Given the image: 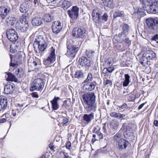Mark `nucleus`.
<instances>
[{"label":"nucleus","instance_id":"nucleus-1","mask_svg":"<svg viewBox=\"0 0 158 158\" xmlns=\"http://www.w3.org/2000/svg\"><path fill=\"white\" fill-rule=\"evenodd\" d=\"M84 102V107L88 112L92 111L95 112L97 108L95 102L96 96L94 93H87L82 95Z\"/></svg>","mask_w":158,"mask_h":158},{"label":"nucleus","instance_id":"nucleus-2","mask_svg":"<svg viewBox=\"0 0 158 158\" xmlns=\"http://www.w3.org/2000/svg\"><path fill=\"white\" fill-rule=\"evenodd\" d=\"M156 56V54L153 51L147 50L143 54L142 56L139 59V62L143 66L147 67L150 65V60Z\"/></svg>","mask_w":158,"mask_h":158},{"label":"nucleus","instance_id":"nucleus-3","mask_svg":"<svg viewBox=\"0 0 158 158\" xmlns=\"http://www.w3.org/2000/svg\"><path fill=\"white\" fill-rule=\"evenodd\" d=\"M16 29L19 32H24L29 28V24L26 19L24 17L17 20L15 24Z\"/></svg>","mask_w":158,"mask_h":158},{"label":"nucleus","instance_id":"nucleus-4","mask_svg":"<svg viewBox=\"0 0 158 158\" xmlns=\"http://www.w3.org/2000/svg\"><path fill=\"white\" fill-rule=\"evenodd\" d=\"M144 4L149 13L155 14L158 13V0H147Z\"/></svg>","mask_w":158,"mask_h":158},{"label":"nucleus","instance_id":"nucleus-5","mask_svg":"<svg viewBox=\"0 0 158 158\" xmlns=\"http://www.w3.org/2000/svg\"><path fill=\"white\" fill-rule=\"evenodd\" d=\"M44 82L40 78L35 79L32 82L30 88L31 91H41L44 88Z\"/></svg>","mask_w":158,"mask_h":158},{"label":"nucleus","instance_id":"nucleus-6","mask_svg":"<svg viewBox=\"0 0 158 158\" xmlns=\"http://www.w3.org/2000/svg\"><path fill=\"white\" fill-rule=\"evenodd\" d=\"M146 22L148 27L151 31H158V18H149L146 19Z\"/></svg>","mask_w":158,"mask_h":158},{"label":"nucleus","instance_id":"nucleus-7","mask_svg":"<svg viewBox=\"0 0 158 158\" xmlns=\"http://www.w3.org/2000/svg\"><path fill=\"white\" fill-rule=\"evenodd\" d=\"M56 60V54L55 49L52 47L50 49V53L46 59L44 60V64L45 65L48 66L53 63Z\"/></svg>","mask_w":158,"mask_h":158},{"label":"nucleus","instance_id":"nucleus-8","mask_svg":"<svg viewBox=\"0 0 158 158\" xmlns=\"http://www.w3.org/2000/svg\"><path fill=\"white\" fill-rule=\"evenodd\" d=\"M6 35L8 39L12 42L16 41L18 38L16 32L13 29L7 30Z\"/></svg>","mask_w":158,"mask_h":158},{"label":"nucleus","instance_id":"nucleus-9","mask_svg":"<svg viewBox=\"0 0 158 158\" xmlns=\"http://www.w3.org/2000/svg\"><path fill=\"white\" fill-rule=\"evenodd\" d=\"M85 30L83 29L75 28L73 30V35L77 38H83L85 36Z\"/></svg>","mask_w":158,"mask_h":158},{"label":"nucleus","instance_id":"nucleus-10","mask_svg":"<svg viewBox=\"0 0 158 158\" xmlns=\"http://www.w3.org/2000/svg\"><path fill=\"white\" fill-rule=\"evenodd\" d=\"M67 48L68 50L66 54L70 57H74L76 53L79 50V48L78 47L71 45H68Z\"/></svg>","mask_w":158,"mask_h":158},{"label":"nucleus","instance_id":"nucleus-11","mask_svg":"<svg viewBox=\"0 0 158 158\" xmlns=\"http://www.w3.org/2000/svg\"><path fill=\"white\" fill-rule=\"evenodd\" d=\"M79 8L76 6L73 7L71 10L68 11L69 16L72 19H76L79 15Z\"/></svg>","mask_w":158,"mask_h":158},{"label":"nucleus","instance_id":"nucleus-12","mask_svg":"<svg viewBox=\"0 0 158 158\" xmlns=\"http://www.w3.org/2000/svg\"><path fill=\"white\" fill-rule=\"evenodd\" d=\"M62 26L61 23L59 21H54L52 25V30L53 33L55 34H58L61 30Z\"/></svg>","mask_w":158,"mask_h":158},{"label":"nucleus","instance_id":"nucleus-13","mask_svg":"<svg viewBox=\"0 0 158 158\" xmlns=\"http://www.w3.org/2000/svg\"><path fill=\"white\" fill-rule=\"evenodd\" d=\"M79 64L81 66H85V67H89L91 66L90 61L89 60L84 56L81 57L78 60Z\"/></svg>","mask_w":158,"mask_h":158},{"label":"nucleus","instance_id":"nucleus-14","mask_svg":"<svg viewBox=\"0 0 158 158\" xmlns=\"http://www.w3.org/2000/svg\"><path fill=\"white\" fill-rule=\"evenodd\" d=\"M119 149L121 150H125L130 144L129 143L123 139H120L118 142Z\"/></svg>","mask_w":158,"mask_h":158},{"label":"nucleus","instance_id":"nucleus-15","mask_svg":"<svg viewBox=\"0 0 158 158\" xmlns=\"http://www.w3.org/2000/svg\"><path fill=\"white\" fill-rule=\"evenodd\" d=\"M96 85L95 81L86 82L83 85V87L86 91H91L94 89Z\"/></svg>","mask_w":158,"mask_h":158},{"label":"nucleus","instance_id":"nucleus-16","mask_svg":"<svg viewBox=\"0 0 158 158\" xmlns=\"http://www.w3.org/2000/svg\"><path fill=\"white\" fill-rule=\"evenodd\" d=\"M47 41V39L43 35H39L37 36L35 39L33 44L34 48L37 47V45L40 44L44 43V42Z\"/></svg>","mask_w":158,"mask_h":158},{"label":"nucleus","instance_id":"nucleus-17","mask_svg":"<svg viewBox=\"0 0 158 158\" xmlns=\"http://www.w3.org/2000/svg\"><path fill=\"white\" fill-rule=\"evenodd\" d=\"M101 11L98 9L96 8L94 10L92 14L93 20L96 23H98L100 19Z\"/></svg>","mask_w":158,"mask_h":158},{"label":"nucleus","instance_id":"nucleus-18","mask_svg":"<svg viewBox=\"0 0 158 158\" xmlns=\"http://www.w3.org/2000/svg\"><path fill=\"white\" fill-rule=\"evenodd\" d=\"M14 89L15 85L13 83L8 84L4 86V92L5 94H9L12 93Z\"/></svg>","mask_w":158,"mask_h":158},{"label":"nucleus","instance_id":"nucleus-19","mask_svg":"<svg viewBox=\"0 0 158 158\" xmlns=\"http://www.w3.org/2000/svg\"><path fill=\"white\" fill-rule=\"evenodd\" d=\"M129 29V26L126 24H124L122 26V32L121 34H118L119 37L121 38V37H125L128 34Z\"/></svg>","mask_w":158,"mask_h":158},{"label":"nucleus","instance_id":"nucleus-20","mask_svg":"<svg viewBox=\"0 0 158 158\" xmlns=\"http://www.w3.org/2000/svg\"><path fill=\"white\" fill-rule=\"evenodd\" d=\"M6 98L4 96L0 97V111L6 108L7 106Z\"/></svg>","mask_w":158,"mask_h":158},{"label":"nucleus","instance_id":"nucleus-21","mask_svg":"<svg viewBox=\"0 0 158 158\" xmlns=\"http://www.w3.org/2000/svg\"><path fill=\"white\" fill-rule=\"evenodd\" d=\"M94 114L93 113H91L89 114H85L83 116V120L87 124L90 123L91 121L94 119Z\"/></svg>","mask_w":158,"mask_h":158},{"label":"nucleus","instance_id":"nucleus-22","mask_svg":"<svg viewBox=\"0 0 158 158\" xmlns=\"http://www.w3.org/2000/svg\"><path fill=\"white\" fill-rule=\"evenodd\" d=\"M31 22L33 26H38L41 24L42 20L40 17L38 16H35L32 18Z\"/></svg>","mask_w":158,"mask_h":158},{"label":"nucleus","instance_id":"nucleus-23","mask_svg":"<svg viewBox=\"0 0 158 158\" xmlns=\"http://www.w3.org/2000/svg\"><path fill=\"white\" fill-rule=\"evenodd\" d=\"M6 75L5 76V77L7 81H14L17 82V79L11 73H6Z\"/></svg>","mask_w":158,"mask_h":158},{"label":"nucleus","instance_id":"nucleus-24","mask_svg":"<svg viewBox=\"0 0 158 158\" xmlns=\"http://www.w3.org/2000/svg\"><path fill=\"white\" fill-rule=\"evenodd\" d=\"M60 99L59 97H55L53 100L51 101L52 107L54 110H57L59 108V105L57 103V101Z\"/></svg>","mask_w":158,"mask_h":158},{"label":"nucleus","instance_id":"nucleus-25","mask_svg":"<svg viewBox=\"0 0 158 158\" xmlns=\"http://www.w3.org/2000/svg\"><path fill=\"white\" fill-rule=\"evenodd\" d=\"M72 5L71 2L68 1L64 0L62 2L61 6L64 10H66Z\"/></svg>","mask_w":158,"mask_h":158},{"label":"nucleus","instance_id":"nucleus-26","mask_svg":"<svg viewBox=\"0 0 158 158\" xmlns=\"http://www.w3.org/2000/svg\"><path fill=\"white\" fill-rule=\"evenodd\" d=\"M118 122L115 120H112L110 123V127L113 130L115 131L118 128Z\"/></svg>","mask_w":158,"mask_h":158},{"label":"nucleus","instance_id":"nucleus-27","mask_svg":"<svg viewBox=\"0 0 158 158\" xmlns=\"http://www.w3.org/2000/svg\"><path fill=\"white\" fill-rule=\"evenodd\" d=\"M16 20V18L13 16H9L6 20L7 23L11 26L14 25Z\"/></svg>","mask_w":158,"mask_h":158},{"label":"nucleus","instance_id":"nucleus-28","mask_svg":"<svg viewBox=\"0 0 158 158\" xmlns=\"http://www.w3.org/2000/svg\"><path fill=\"white\" fill-rule=\"evenodd\" d=\"M126 130L124 134V135L126 137H130L132 135V130L129 126H126Z\"/></svg>","mask_w":158,"mask_h":158},{"label":"nucleus","instance_id":"nucleus-29","mask_svg":"<svg viewBox=\"0 0 158 158\" xmlns=\"http://www.w3.org/2000/svg\"><path fill=\"white\" fill-rule=\"evenodd\" d=\"M47 46V41H46L44 42V43H43L42 44H40L37 45V47H38L40 51L43 52L44 51L46 48Z\"/></svg>","mask_w":158,"mask_h":158},{"label":"nucleus","instance_id":"nucleus-30","mask_svg":"<svg viewBox=\"0 0 158 158\" xmlns=\"http://www.w3.org/2000/svg\"><path fill=\"white\" fill-rule=\"evenodd\" d=\"M103 3L105 6L109 8H112L114 6L113 0H105Z\"/></svg>","mask_w":158,"mask_h":158},{"label":"nucleus","instance_id":"nucleus-31","mask_svg":"<svg viewBox=\"0 0 158 158\" xmlns=\"http://www.w3.org/2000/svg\"><path fill=\"white\" fill-rule=\"evenodd\" d=\"M124 14L123 11L117 10L115 11L113 14V17L115 18L117 17H123Z\"/></svg>","mask_w":158,"mask_h":158},{"label":"nucleus","instance_id":"nucleus-32","mask_svg":"<svg viewBox=\"0 0 158 158\" xmlns=\"http://www.w3.org/2000/svg\"><path fill=\"white\" fill-rule=\"evenodd\" d=\"M125 80L123 82V85L124 87L127 86L129 83L130 76L128 74H125Z\"/></svg>","mask_w":158,"mask_h":158},{"label":"nucleus","instance_id":"nucleus-33","mask_svg":"<svg viewBox=\"0 0 158 158\" xmlns=\"http://www.w3.org/2000/svg\"><path fill=\"white\" fill-rule=\"evenodd\" d=\"M43 19L44 21L49 22L53 19V17L49 14H46L44 15Z\"/></svg>","mask_w":158,"mask_h":158},{"label":"nucleus","instance_id":"nucleus-34","mask_svg":"<svg viewBox=\"0 0 158 158\" xmlns=\"http://www.w3.org/2000/svg\"><path fill=\"white\" fill-rule=\"evenodd\" d=\"M27 5L25 3H22L20 6L19 10L22 13H26L28 10L27 7Z\"/></svg>","mask_w":158,"mask_h":158},{"label":"nucleus","instance_id":"nucleus-35","mask_svg":"<svg viewBox=\"0 0 158 158\" xmlns=\"http://www.w3.org/2000/svg\"><path fill=\"white\" fill-rule=\"evenodd\" d=\"M83 75L84 74L82 71L81 70H79L76 72L74 76L75 78L78 79H80L83 78Z\"/></svg>","mask_w":158,"mask_h":158},{"label":"nucleus","instance_id":"nucleus-36","mask_svg":"<svg viewBox=\"0 0 158 158\" xmlns=\"http://www.w3.org/2000/svg\"><path fill=\"white\" fill-rule=\"evenodd\" d=\"M15 73L18 77H21L23 76L24 74V72L22 69L19 68L15 70Z\"/></svg>","mask_w":158,"mask_h":158},{"label":"nucleus","instance_id":"nucleus-37","mask_svg":"<svg viewBox=\"0 0 158 158\" xmlns=\"http://www.w3.org/2000/svg\"><path fill=\"white\" fill-rule=\"evenodd\" d=\"M93 79L92 75L91 73L88 74L87 78L84 81L83 83L90 82Z\"/></svg>","mask_w":158,"mask_h":158},{"label":"nucleus","instance_id":"nucleus-38","mask_svg":"<svg viewBox=\"0 0 158 158\" xmlns=\"http://www.w3.org/2000/svg\"><path fill=\"white\" fill-rule=\"evenodd\" d=\"M94 52L92 51H88L86 50V54L87 56L89 58H91L93 57L94 56Z\"/></svg>","mask_w":158,"mask_h":158},{"label":"nucleus","instance_id":"nucleus-39","mask_svg":"<svg viewBox=\"0 0 158 158\" xmlns=\"http://www.w3.org/2000/svg\"><path fill=\"white\" fill-rule=\"evenodd\" d=\"M121 137V134L119 133H117L114 136V139L118 142L119 140H120V139H122Z\"/></svg>","mask_w":158,"mask_h":158},{"label":"nucleus","instance_id":"nucleus-40","mask_svg":"<svg viewBox=\"0 0 158 158\" xmlns=\"http://www.w3.org/2000/svg\"><path fill=\"white\" fill-rule=\"evenodd\" d=\"M31 65L34 66H36L37 65V64L36 62L35 61H33V62L31 63H29L28 64V68L29 70H30L31 71L33 70L34 68H31L30 66V65Z\"/></svg>","mask_w":158,"mask_h":158},{"label":"nucleus","instance_id":"nucleus-41","mask_svg":"<svg viewBox=\"0 0 158 158\" xmlns=\"http://www.w3.org/2000/svg\"><path fill=\"white\" fill-rule=\"evenodd\" d=\"M113 59L111 58H109L106 61L105 63L107 64L108 66L110 65L113 62Z\"/></svg>","mask_w":158,"mask_h":158},{"label":"nucleus","instance_id":"nucleus-42","mask_svg":"<svg viewBox=\"0 0 158 158\" xmlns=\"http://www.w3.org/2000/svg\"><path fill=\"white\" fill-rule=\"evenodd\" d=\"M125 115L124 114L118 113V118H117L122 120L123 119H125Z\"/></svg>","mask_w":158,"mask_h":158},{"label":"nucleus","instance_id":"nucleus-43","mask_svg":"<svg viewBox=\"0 0 158 158\" xmlns=\"http://www.w3.org/2000/svg\"><path fill=\"white\" fill-rule=\"evenodd\" d=\"M108 15L106 13H105L101 17V19L105 21H106L108 19Z\"/></svg>","mask_w":158,"mask_h":158},{"label":"nucleus","instance_id":"nucleus-44","mask_svg":"<svg viewBox=\"0 0 158 158\" xmlns=\"http://www.w3.org/2000/svg\"><path fill=\"white\" fill-rule=\"evenodd\" d=\"M68 122H69V119L68 118H67L65 117H63V119H62V123L63 126L64 125L67 123Z\"/></svg>","mask_w":158,"mask_h":158},{"label":"nucleus","instance_id":"nucleus-45","mask_svg":"<svg viewBox=\"0 0 158 158\" xmlns=\"http://www.w3.org/2000/svg\"><path fill=\"white\" fill-rule=\"evenodd\" d=\"M127 105L126 103H124L121 106H118V107L119 110H122L124 108H127Z\"/></svg>","mask_w":158,"mask_h":158},{"label":"nucleus","instance_id":"nucleus-46","mask_svg":"<svg viewBox=\"0 0 158 158\" xmlns=\"http://www.w3.org/2000/svg\"><path fill=\"white\" fill-rule=\"evenodd\" d=\"M151 40L152 41H155L158 43V35H155L151 38Z\"/></svg>","mask_w":158,"mask_h":158},{"label":"nucleus","instance_id":"nucleus-47","mask_svg":"<svg viewBox=\"0 0 158 158\" xmlns=\"http://www.w3.org/2000/svg\"><path fill=\"white\" fill-rule=\"evenodd\" d=\"M135 99V96L132 94L129 95L128 96V100L129 101H132Z\"/></svg>","mask_w":158,"mask_h":158},{"label":"nucleus","instance_id":"nucleus-48","mask_svg":"<svg viewBox=\"0 0 158 158\" xmlns=\"http://www.w3.org/2000/svg\"><path fill=\"white\" fill-rule=\"evenodd\" d=\"M118 113L114 112H111L110 114V115L111 117L116 118H118Z\"/></svg>","mask_w":158,"mask_h":158},{"label":"nucleus","instance_id":"nucleus-49","mask_svg":"<svg viewBox=\"0 0 158 158\" xmlns=\"http://www.w3.org/2000/svg\"><path fill=\"white\" fill-rule=\"evenodd\" d=\"M123 41L127 44H130L131 43V41H130L128 38H127L123 40Z\"/></svg>","mask_w":158,"mask_h":158},{"label":"nucleus","instance_id":"nucleus-50","mask_svg":"<svg viewBox=\"0 0 158 158\" xmlns=\"http://www.w3.org/2000/svg\"><path fill=\"white\" fill-rule=\"evenodd\" d=\"M9 8L8 7H7L4 8L3 12L5 14V15H7L8 13L9 12Z\"/></svg>","mask_w":158,"mask_h":158},{"label":"nucleus","instance_id":"nucleus-51","mask_svg":"<svg viewBox=\"0 0 158 158\" xmlns=\"http://www.w3.org/2000/svg\"><path fill=\"white\" fill-rule=\"evenodd\" d=\"M107 69L108 72L110 73H111L114 69V67L113 66L109 67L107 68Z\"/></svg>","mask_w":158,"mask_h":158},{"label":"nucleus","instance_id":"nucleus-52","mask_svg":"<svg viewBox=\"0 0 158 158\" xmlns=\"http://www.w3.org/2000/svg\"><path fill=\"white\" fill-rule=\"evenodd\" d=\"M0 15H1V18L2 19H4L6 15H5V14L4 13L3 11H2L1 12H0Z\"/></svg>","mask_w":158,"mask_h":158},{"label":"nucleus","instance_id":"nucleus-53","mask_svg":"<svg viewBox=\"0 0 158 158\" xmlns=\"http://www.w3.org/2000/svg\"><path fill=\"white\" fill-rule=\"evenodd\" d=\"M48 3H51L53 2V4L56 3L58 0H46Z\"/></svg>","mask_w":158,"mask_h":158},{"label":"nucleus","instance_id":"nucleus-54","mask_svg":"<svg viewBox=\"0 0 158 158\" xmlns=\"http://www.w3.org/2000/svg\"><path fill=\"white\" fill-rule=\"evenodd\" d=\"M71 146V143L70 142H68L66 145V147L68 149H69L70 148Z\"/></svg>","mask_w":158,"mask_h":158},{"label":"nucleus","instance_id":"nucleus-55","mask_svg":"<svg viewBox=\"0 0 158 158\" xmlns=\"http://www.w3.org/2000/svg\"><path fill=\"white\" fill-rule=\"evenodd\" d=\"M17 64L16 63H12V62H11L10 64V67H14V68H15V67H17Z\"/></svg>","mask_w":158,"mask_h":158},{"label":"nucleus","instance_id":"nucleus-56","mask_svg":"<svg viewBox=\"0 0 158 158\" xmlns=\"http://www.w3.org/2000/svg\"><path fill=\"white\" fill-rule=\"evenodd\" d=\"M98 139H101L103 138V135L101 133L97 135Z\"/></svg>","mask_w":158,"mask_h":158},{"label":"nucleus","instance_id":"nucleus-57","mask_svg":"<svg viewBox=\"0 0 158 158\" xmlns=\"http://www.w3.org/2000/svg\"><path fill=\"white\" fill-rule=\"evenodd\" d=\"M108 72L107 68H104L102 71V73L103 74H106Z\"/></svg>","mask_w":158,"mask_h":158},{"label":"nucleus","instance_id":"nucleus-58","mask_svg":"<svg viewBox=\"0 0 158 158\" xmlns=\"http://www.w3.org/2000/svg\"><path fill=\"white\" fill-rule=\"evenodd\" d=\"M146 103V102L144 103L140 104L138 107V109L139 110L140 109H141L143 107Z\"/></svg>","mask_w":158,"mask_h":158},{"label":"nucleus","instance_id":"nucleus-59","mask_svg":"<svg viewBox=\"0 0 158 158\" xmlns=\"http://www.w3.org/2000/svg\"><path fill=\"white\" fill-rule=\"evenodd\" d=\"M109 84L110 85H111L112 84L111 82L108 80H106L105 81V85H107V84Z\"/></svg>","mask_w":158,"mask_h":158},{"label":"nucleus","instance_id":"nucleus-60","mask_svg":"<svg viewBox=\"0 0 158 158\" xmlns=\"http://www.w3.org/2000/svg\"><path fill=\"white\" fill-rule=\"evenodd\" d=\"M49 148L51 149V150L54 149V145L52 143H50L49 145Z\"/></svg>","mask_w":158,"mask_h":158},{"label":"nucleus","instance_id":"nucleus-61","mask_svg":"<svg viewBox=\"0 0 158 158\" xmlns=\"http://www.w3.org/2000/svg\"><path fill=\"white\" fill-rule=\"evenodd\" d=\"M12 46H11L10 47V52L12 53H15V50L16 49L15 48V49H14L13 48H12Z\"/></svg>","mask_w":158,"mask_h":158},{"label":"nucleus","instance_id":"nucleus-62","mask_svg":"<svg viewBox=\"0 0 158 158\" xmlns=\"http://www.w3.org/2000/svg\"><path fill=\"white\" fill-rule=\"evenodd\" d=\"M6 120L5 118H2L0 119V122L1 123H4L5 122Z\"/></svg>","mask_w":158,"mask_h":158},{"label":"nucleus","instance_id":"nucleus-63","mask_svg":"<svg viewBox=\"0 0 158 158\" xmlns=\"http://www.w3.org/2000/svg\"><path fill=\"white\" fill-rule=\"evenodd\" d=\"M154 125L156 127H158V121L155 120L154 121Z\"/></svg>","mask_w":158,"mask_h":158},{"label":"nucleus","instance_id":"nucleus-64","mask_svg":"<svg viewBox=\"0 0 158 158\" xmlns=\"http://www.w3.org/2000/svg\"><path fill=\"white\" fill-rule=\"evenodd\" d=\"M67 105V101L65 100L63 102V103L62 106L64 107H66Z\"/></svg>","mask_w":158,"mask_h":158}]
</instances>
